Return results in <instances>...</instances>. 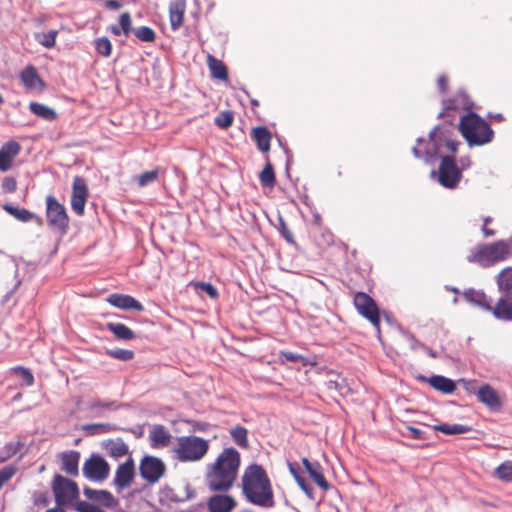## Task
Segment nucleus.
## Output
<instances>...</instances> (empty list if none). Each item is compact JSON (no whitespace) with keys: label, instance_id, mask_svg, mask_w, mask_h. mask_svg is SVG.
I'll use <instances>...</instances> for the list:
<instances>
[{"label":"nucleus","instance_id":"obj_10","mask_svg":"<svg viewBox=\"0 0 512 512\" xmlns=\"http://www.w3.org/2000/svg\"><path fill=\"white\" fill-rule=\"evenodd\" d=\"M88 197L89 190L85 179L75 176L72 185L71 208L78 216L84 215Z\"/></svg>","mask_w":512,"mask_h":512},{"label":"nucleus","instance_id":"obj_18","mask_svg":"<svg viewBox=\"0 0 512 512\" xmlns=\"http://www.w3.org/2000/svg\"><path fill=\"white\" fill-rule=\"evenodd\" d=\"M473 107V101L463 90L456 92L452 97L443 100L444 110H470Z\"/></svg>","mask_w":512,"mask_h":512},{"label":"nucleus","instance_id":"obj_56","mask_svg":"<svg viewBox=\"0 0 512 512\" xmlns=\"http://www.w3.org/2000/svg\"><path fill=\"white\" fill-rule=\"evenodd\" d=\"M56 35V31H49L44 35V41H42V44L47 48L53 47L56 43Z\"/></svg>","mask_w":512,"mask_h":512},{"label":"nucleus","instance_id":"obj_54","mask_svg":"<svg viewBox=\"0 0 512 512\" xmlns=\"http://www.w3.org/2000/svg\"><path fill=\"white\" fill-rule=\"evenodd\" d=\"M280 233H281L282 237L289 244H293V245L296 244V241H295L292 231L288 228V226L283 221L280 222Z\"/></svg>","mask_w":512,"mask_h":512},{"label":"nucleus","instance_id":"obj_9","mask_svg":"<svg viewBox=\"0 0 512 512\" xmlns=\"http://www.w3.org/2000/svg\"><path fill=\"white\" fill-rule=\"evenodd\" d=\"M82 471L86 478L101 482L108 477L110 466L103 457L92 455L85 461Z\"/></svg>","mask_w":512,"mask_h":512},{"label":"nucleus","instance_id":"obj_33","mask_svg":"<svg viewBox=\"0 0 512 512\" xmlns=\"http://www.w3.org/2000/svg\"><path fill=\"white\" fill-rule=\"evenodd\" d=\"M288 468L292 476L294 477L295 481L297 482L298 486L301 488V490L306 494V496L310 500H314V491L313 488L307 483L304 477H302L299 473V466L297 463H289Z\"/></svg>","mask_w":512,"mask_h":512},{"label":"nucleus","instance_id":"obj_41","mask_svg":"<svg viewBox=\"0 0 512 512\" xmlns=\"http://www.w3.org/2000/svg\"><path fill=\"white\" fill-rule=\"evenodd\" d=\"M271 133L266 127L258 126V149L268 152L270 149Z\"/></svg>","mask_w":512,"mask_h":512},{"label":"nucleus","instance_id":"obj_40","mask_svg":"<svg viewBox=\"0 0 512 512\" xmlns=\"http://www.w3.org/2000/svg\"><path fill=\"white\" fill-rule=\"evenodd\" d=\"M230 435H231L233 441L240 448H247L248 447L247 430L244 427L237 426L235 428H232L230 430Z\"/></svg>","mask_w":512,"mask_h":512},{"label":"nucleus","instance_id":"obj_19","mask_svg":"<svg viewBox=\"0 0 512 512\" xmlns=\"http://www.w3.org/2000/svg\"><path fill=\"white\" fill-rule=\"evenodd\" d=\"M83 493L92 503L99 506L112 508L117 504L115 497L107 490H95L85 487Z\"/></svg>","mask_w":512,"mask_h":512},{"label":"nucleus","instance_id":"obj_46","mask_svg":"<svg viewBox=\"0 0 512 512\" xmlns=\"http://www.w3.org/2000/svg\"><path fill=\"white\" fill-rule=\"evenodd\" d=\"M74 508L78 512H106L99 505L87 501L75 502Z\"/></svg>","mask_w":512,"mask_h":512},{"label":"nucleus","instance_id":"obj_39","mask_svg":"<svg viewBox=\"0 0 512 512\" xmlns=\"http://www.w3.org/2000/svg\"><path fill=\"white\" fill-rule=\"evenodd\" d=\"M494 476L504 482H512V461L501 463L495 470Z\"/></svg>","mask_w":512,"mask_h":512},{"label":"nucleus","instance_id":"obj_42","mask_svg":"<svg viewBox=\"0 0 512 512\" xmlns=\"http://www.w3.org/2000/svg\"><path fill=\"white\" fill-rule=\"evenodd\" d=\"M134 35L143 42H154L156 39L155 31L148 26H141L133 30Z\"/></svg>","mask_w":512,"mask_h":512},{"label":"nucleus","instance_id":"obj_30","mask_svg":"<svg viewBox=\"0 0 512 512\" xmlns=\"http://www.w3.org/2000/svg\"><path fill=\"white\" fill-rule=\"evenodd\" d=\"M207 66L210 70L212 78L221 80V81L228 80L227 67L221 60L215 58L211 54H208L207 55Z\"/></svg>","mask_w":512,"mask_h":512},{"label":"nucleus","instance_id":"obj_37","mask_svg":"<svg viewBox=\"0 0 512 512\" xmlns=\"http://www.w3.org/2000/svg\"><path fill=\"white\" fill-rule=\"evenodd\" d=\"M279 361L284 364L286 362L301 363L302 366L315 365L316 362H311L303 355L291 352V351H280Z\"/></svg>","mask_w":512,"mask_h":512},{"label":"nucleus","instance_id":"obj_6","mask_svg":"<svg viewBox=\"0 0 512 512\" xmlns=\"http://www.w3.org/2000/svg\"><path fill=\"white\" fill-rule=\"evenodd\" d=\"M462 179V169L455 161L454 156H443L438 168V182L445 188L454 189Z\"/></svg>","mask_w":512,"mask_h":512},{"label":"nucleus","instance_id":"obj_34","mask_svg":"<svg viewBox=\"0 0 512 512\" xmlns=\"http://www.w3.org/2000/svg\"><path fill=\"white\" fill-rule=\"evenodd\" d=\"M107 329L119 340H132L136 337L135 333L125 324L109 322Z\"/></svg>","mask_w":512,"mask_h":512},{"label":"nucleus","instance_id":"obj_22","mask_svg":"<svg viewBox=\"0 0 512 512\" xmlns=\"http://www.w3.org/2000/svg\"><path fill=\"white\" fill-rule=\"evenodd\" d=\"M235 506V500L228 495H214L208 501L210 512H230Z\"/></svg>","mask_w":512,"mask_h":512},{"label":"nucleus","instance_id":"obj_31","mask_svg":"<svg viewBox=\"0 0 512 512\" xmlns=\"http://www.w3.org/2000/svg\"><path fill=\"white\" fill-rule=\"evenodd\" d=\"M260 183L264 189H273L276 184V176L272 163L266 156V164L258 175Z\"/></svg>","mask_w":512,"mask_h":512},{"label":"nucleus","instance_id":"obj_4","mask_svg":"<svg viewBox=\"0 0 512 512\" xmlns=\"http://www.w3.org/2000/svg\"><path fill=\"white\" fill-rule=\"evenodd\" d=\"M45 202L48 227L62 235L66 234L69 229L70 220L65 206L53 195L46 196Z\"/></svg>","mask_w":512,"mask_h":512},{"label":"nucleus","instance_id":"obj_1","mask_svg":"<svg viewBox=\"0 0 512 512\" xmlns=\"http://www.w3.org/2000/svg\"><path fill=\"white\" fill-rule=\"evenodd\" d=\"M240 454L232 448H225L216 460L207 466L205 483L211 491L229 490L237 477Z\"/></svg>","mask_w":512,"mask_h":512},{"label":"nucleus","instance_id":"obj_25","mask_svg":"<svg viewBox=\"0 0 512 512\" xmlns=\"http://www.w3.org/2000/svg\"><path fill=\"white\" fill-rule=\"evenodd\" d=\"M185 10L186 4L184 0H176L170 3L169 18L173 30H176L182 26L184 21Z\"/></svg>","mask_w":512,"mask_h":512},{"label":"nucleus","instance_id":"obj_50","mask_svg":"<svg viewBox=\"0 0 512 512\" xmlns=\"http://www.w3.org/2000/svg\"><path fill=\"white\" fill-rule=\"evenodd\" d=\"M17 472V467L14 465L5 466L0 470V489L6 484Z\"/></svg>","mask_w":512,"mask_h":512},{"label":"nucleus","instance_id":"obj_23","mask_svg":"<svg viewBox=\"0 0 512 512\" xmlns=\"http://www.w3.org/2000/svg\"><path fill=\"white\" fill-rule=\"evenodd\" d=\"M2 208L9 215L13 216L14 218L21 222L26 223L30 221H35L38 225H42L41 217L25 208L14 207L11 204H4Z\"/></svg>","mask_w":512,"mask_h":512},{"label":"nucleus","instance_id":"obj_32","mask_svg":"<svg viewBox=\"0 0 512 512\" xmlns=\"http://www.w3.org/2000/svg\"><path fill=\"white\" fill-rule=\"evenodd\" d=\"M29 109L34 115L46 121H55L58 118V114L54 109L38 102H31Z\"/></svg>","mask_w":512,"mask_h":512},{"label":"nucleus","instance_id":"obj_17","mask_svg":"<svg viewBox=\"0 0 512 512\" xmlns=\"http://www.w3.org/2000/svg\"><path fill=\"white\" fill-rule=\"evenodd\" d=\"M106 301L119 309L123 310H136V311H143L144 307L143 305L136 300L134 297L126 294H119V293H113L110 294Z\"/></svg>","mask_w":512,"mask_h":512},{"label":"nucleus","instance_id":"obj_52","mask_svg":"<svg viewBox=\"0 0 512 512\" xmlns=\"http://www.w3.org/2000/svg\"><path fill=\"white\" fill-rule=\"evenodd\" d=\"M333 234L329 231H320V235L316 237V242L319 246H330L333 243Z\"/></svg>","mask_w":512,"mask_h":512},{"label":"nucleus","instance_id":"obj_51","mask_svg":"<svg viewBox=\"0 0 512 512\" xmlns=\"http://www.w3.org/2000/svg\"><path fill=\"white\" fill-rule=\"evenodd\" d=\"M1 188L5 193H14L17 189V181L14 177L6 176L1 182Z\"/></svg>","mask_w":512,"mask_h":512},{"label":"nucleus","instance_id":"obj_62","mask_svg":"<svg viewBox=\"0 0 512 512\" xmlns=\"http://www.w3.org/2000/svg\"><path fill=\"white\" fill-rule=\"evenodd\" d=\"M488 118L491 121H496V122H499V123L505 121V117L501 113H489L488 114Z\"/></svg>","mask_w":512,"mask_h":512},{"label":"nucleus","instance_id":"obj_7","mask_svg":"<svg viewBox=\"0 0 512 512\" xmlns=\"http://www.w3.org/2000/svg\"><path fill=\"white\" fill-rule=\"evenodd\" d=\"M353 304L358 313L380 332V311L374 299L364 292H357L354 294Z\"/></svg>","mask_w":512,"mask_h":512},{"label":"nucleus","instance_id":"obj_27","mask_svg":"<svg viewBox=\"0 0 512 512\" xmlns=\"http://www.w3.org/2000/svg\"><path fill=\"white\" fill-rule=\"evenodd\" d=\"M103 447L108 455L115 459L129 454V447L121 438L109 439L104 442Z\"/></svg>","mask_w":512,"mask_h":512},{"label":"nucleus","instance_id":"obj_60","mask_svg":"<svg viewBox=\"0 0 512 512\" xmlns=\"http://www.w3.org/2000/svg\"><path fill=\"white\" fill-rule=\"evenodd\" d=\"M34 504L37 506H47L49 504V499L45 494H40L35 498Z\"/></svg>","mask_w":512,"mask_h":512},{"label":"nucleus","instance_id":"obj_28","mask_svg":"<svg viewBox=\"0 0 512 512\" xmlns=\"http://www.w3.org/2000/svg\"><path fill=\"white\" fill-rule=\"evenodd\" d=\"M80 453L77 451H69L61 454V469L65 473L76 476L78 474V464Z\"/></svg>","mask_w":512,"mask_h":512},{"label":"nucleus","instance_id":"obj_58","mask_svg":"<svg viewBox=\"0 0 512 512\" xmlns=\"http://www.w3.org/2000/svg\"><path fill=\"white\" fill-rule=\"evenodd\" d=\"M201 287L211 298H216L218 296L217 290L212 284L202 283Z\"/></svg>","mask_w":512,"mask_h":512},{"label":"nucleus","instance_id":"obj_15","mask_svg":"<svg viewBox=\"0 0 512 512\" xmlns=\"http://www.w3.org/2000/svg\"><path fill=\"white\" fill-rule=\"evenodd\" d=\"M242 493L246 499L256 504V464L249 465L242 477Z\"/></svg>","mask_w":512,"mask_h":512},{"label":"nucleus","instance_id":"obj_24","mask_svg":"<svg viewBox=\"0 0 512 512\" xmlns=\"http://www.w3.org/2000/svg\"><path fill=\"white\" fill-rule=\"evenodd\" d=\"M20 79L27 89L44 88V82L40 78L37 69L32 65L23 69L20 74Z\"/></svg>","mask_w":512,"mask_h":512},{"label":"nucleus","instance_id":"obj_26","mask_svg":"<svg viewBox=\"0 0 512 512\" xmlns=\"http://www.w3.org/2000/svg\"><path fill=\"white\" fill-rule=\"evenodd\" d=\"M151 446L162 448L170 444L171 435L163 425H155L149 434Z\"/></svg>","mask_w":512,"mask_h":512},{"label":"nucleus","instance_id":"obj_14","mask_svg":"<svg viewBox=\"0 0 512 512\" xmlns=\"http://www.w3.org/2000/svg\"><path fill=\"white\" fill-rule=\"evenodd\" d=\"M21 151L20 144L15 140H10L0 148V171L6 172L11 169L14 159Z\"/></svg>","mask_w":512,"mask_h":512},{"label":"nucleus","instance_id":"obj_59","mask_svg":"<svg viewBox=\"0 0 512 512\" xmlns=\"http://www.w3.org/2000/svg\"><path fill=\"white\" fill-rule=\"evenodd\" d=\"M460 142L454 139H447L445 141V146L451 153H456L458 151V146Z\"/></svg>","mask_w":512,"mask_h":512},{"label":"nucleus","instance_id":"obj_35","mask_svg":"<svg viewBox=\"0 0 512 512\" xmlns=\"http://www.w3.org/2000/svg\"><path fill=\"white\" fill-rule=\"evenodd\" d=\"M433 429L446 435L464 434L472 430V428L468 425L447 423L434 425Z\"/></svg>","mask_w":512,"mask_h":512},{"label":"nucleus","instance_id":"obj_55","mask_svg":"<svg viewBox=\"0 0 512 512\" xmlns=\"http://www.w3.org/2000/svg\"><path fill=\"white\" fill-rule=\"evenodd\" d=\"M113 405V402L109 401H101L99 399H94L88 403V408L91 410H96L98 408H111Z\"/></svg>","mask_w":512,"mask_h":512},{"label":"nucleus","instance_id":"obj_43","mask_svg":"<svg viewBox=\"0 0 512 512\" xmlns=\"http://www.w3.org/2000/svg\"><path fill=\"white\" fill-rule=\"evenodd\" d=\"M233 121V112L228 110L219 112L214 120L215 124L221 129L229 128L233 124Z\"/></svg>","mask_w":512,"mask_h":512},{"label":"nucleus","instance_id":"obj_64","mask_svg":"<svg viewBox=\"0 0 512 512\" xmlns=\"http://www.w3.org/2000/svg\"><path fill=\"white\" fill-rule=\"evenodd\" d=\"M482 231L485 237H491L495 235V231L492 229H489L488 226H483Z\"/></svg>","mask_w":512,"mask_h":512},{"label":"nucleus","instance_id":"obj_63","mask_svg":"<svg viewBox=\"0 0 512 512\" xmlns=\"http://www.w3.org/2000/svg\"><path fill=\"white\" fill-rule=\"evenodd\" d=\"M105 6L109 9L117 10V9L121 8V3L118 2L117 0H109L106 2Z\"/></svg>","mask_w":512,"mask_h":512},{"label":"nucleus","instance_id":"obj_49","mask_svg":"<svg viewBox=\"0 0 512 512\" xmlns=\"http://www.w3.org/2000/svg\"><path fill=\"white\" fill-rule=\"evenodd\" d=\"M12 371L15 375L22 378L27 386H32L34 384V376L28 368L19 366L13 368Z\"/></svg>","mask_w":512,"mask_h":512},{"label":"nucleus","instance_id":"obj_11","mask_svg":"<svg viewBox=\"0 0 512 512\" xmlns=\"http://www.w3.org/2000/svg\"><path fill=\"white\" fill-rule=\"evenodd\" d=\"M140 475L149 483L157 482L165 473V464L154 456H145L139 466Z\"/></svg>","mask_w":512,"mask_h":512},{"label":"nucleus","instance_id":"obj_12","mask_svg":"<svg viewBox=\"0 0 512 512\" xmlns=\"http://www.w3.org/2000/svg\"><path fill=\"white\" fill-rule=\"evenodd\" d=\"M258 506L273 508L275 506L274 492L270 479L263 467L258 465Z\"/></svg>","mask_w":512,"mask_h":512},{"label":"nucleus","instance_id":"obj_8","mask_svg":"<svg viewBox=\"0 0 512 512\" xmlns=\"http://www.w3.org/2000/svg\"><path fill=\"white\" fill-rule=\"evenodd\" d=\"M510 254V248L505 241H497L482 246L474 255L473 259L481 264H492L505 260Z\"/></svg>","mask_w":512,"mask_h":512},{"label":"nucleus","instance_id":"obj_44","mask_svg":"<svg viewBox=\"0 0 512 512\" xmlns=\"http://www.w3.org/2000/svg\"><path fill=\"white\" fill-rule=\"evenodd\" d=\"M498 285L501 289L512 292V268L504 269L499 274Z\"/></svg>","mask_w":512,"mask_h":512},{"label":"nucleus","instance_id":"obj_29","mask_svg":"<svg viewBox=\"0 0 512 512\" xmlns=\"http://www.w3.org/2000/svg\"><path fill=\"white\" fill-rule=\"evenodd\" d=\"M428 383L435 390L443 394H452L456 390V384L452 379L445 376L434 375L428 379Z\"/></svg>","mask_w":512,"mask_h":512},{"label":"nucleus","instance_id":"obj_57","mask_svg":"<svg viewBox=\"0 0 512 512\" xmlns=\"http://www.w3.org/2000/svg\"><path fill=\"white\" fill-rule=\"evenodd\" d=\"M449 80L446 75H440L437 78V85L440 90V92L445 93L448 89Z\"/></svg>","mask_w":512,"mask_h":512},{"label":"nucleus","instance_id":"obj_20","mask_svg":"<svg viewBox=\"0 0 512 512\" xmlns=\"http://www.w3.org/2000/svg\"><path fill=\"white\" fill-rule=\"evenodd\" d=\"M481 306L497 319L512 321V302L507 298H500L494 307L487 303H481Z\"/></svg>","mask_w":512,"mask_h":512},{"label":"nucleus","instance_id":"obj_45","mask_svg":"<svg viewBox=\"0 0 512 512\" xmlns=\"http://www.w3.org/2000/svg\"><path fill=\"white\" fill-rule=\"evenodd\" d=\"M95 48L98 54L103 57H109L112 52V44L107 37L97 38L95 40Z\"/></svg>","mask_w":512,"mask_h":512},{"label":"nucleus","instance_id":"obj_5","mask_svg":"<svg viewBox=\"0 0 512 512\" xmlns=\"http://www.w3.org/2000/svg\"><path fill=\"white\" fill-rule=\"evenodd\" d=\"M52 491L56 504L59 507L75 504L79 496V489L76 482L62 476L55 475L52 483Z\"/></svg>","mask_w":512,"mask_h":512},{"label":"nucleus","instance_id":"obj_36","mask_svg":"<svg viewBox=\"0 0 512 512\" xmlns=\"http://www.w3.org/2000/svg\"><path fill=\"white\" fill-rule=\"evenodd\" d=\"M23 446L24 443L20 440L6 443L0 451V464L15 456Z\"/></svg>","mask_w":512,"mask_h":512},{"label":"nucleus","instance_id":"obj_2","mask_svg":"<svg viewBox=\"0 0 512 512\" xmlns=\"http://www.w3.org/2000/svg\"><path fill=\"white\" fill-rule=\"evenodd\" d=\"M459 131L470 147L486 145L494 138L490 125L473 112L461 117Z\"/></svg>","mask_w":512,"mask_h":512},{"label":"nucleus","instance_id":"obj_53","mask_svg":"<svg viewBox=\"0 0 512 512\" xmlns=\"http://www.w3.org/2000/svg\"><path fill=\"white\" fill-rule=\"evenodd\" d=\"M404 436L417 439V440H423L425 439L424 432L416 427L413 426H407L406 432L403 433Z\"/></svg>","mask_w":512,"mask_h":512},{"label":"nucleus","instance_id":"obj_3","mask_svg":"<svg viewBox=\"0 0 512 512\" xmlns=\"http://www.w3.org/2000/svg\"><path fill=\"white\" fill-rule=\"evenodd\" d=\"M208 449V441L197 436H184L178 439L176 454L181 461H198Z\"/></svg>","mask_w":512,"mask_h":512},{"label":"nucleus","instance_id":"obj_21","mask_svg":"<svg viewBox=\"0 0 512 512\" xmlns=\"http://www.w3.org/2000/svg\"><path fill=\"white\" fill-rule=\"evenodd\" d=\"M302 463L310 477L322 490L328 491L331 488L330 483L323 475L322 467L319 463H311L307 458H302Z\"/></svg>","mask_w":512,"mask_h":512},{"label":"nucleus","instance_id":"obj_48","mask_svg":"<svg viewBox=\"0 0 512 512\" xmlns=\"http://www.w3.org/2000/svg\"><path fill=\"white\" fill-rule=\"evenodd\" d=\"M119 27L121 28L123 34L128 37L131 32H133L131 16L128 12H124L119 17Z\"/></svg>","mask_w":512,"mask_h":512},{"label":"nucleus","instance_id":"obj_13","mask_svg":"<svg viewBox=\"0 0 512 512\" xmlns=\"http://www.w3.org/2000/svg\"><path fill=\"white\" fill-rule=\"evenodd\" d=\"M477 399L492 411H498L502 407V400L498 392L489 384L482 385L475 393Z\"/></svg>","mask_w":512,"mask_h":512},{"label":"nucleus","instance_id":"obj_61","mask_svg":"<svg viewBox=\"0 0 512 512\" xmlns=\"http://www.w3.org/2000/svg\"><path fill=\"white\" fill-rule=\"evenodd\" d=\"M87 429H101L103 432H108L111 430V426L109 424H94L87 426Z\"/></svg>","mask_w":512,"mask_h":512},{"label":"nucleus","instance_id":"obj_16","mask_svg":"<svg viewBox=\"0 0 512 512\" xmlns=\"http://www.w3.org/2000/svg\"><path fill=\"white\" fill-rule=\"evenodd\" d=\"M135 475V465L130 456L123 464H120L116 470L114 482L120 488L128 487Z\"/></svg>","mask_w":512,"mask_h":512},{"label":"nucleus","instance_id":"obj_38","mask_svg":"<svg viewBox=\"0 0 512 512\" xmlns=\"http://www.w3.org/2000/svg\"><path fill=\"white\" fill-rule=\"evenodd\" d=\"M160 174H165V169L161 167H156L151 171H146L141 173L138 176V186L145 187L153 182H155Z\"/></svg>","mask_w":512,"mask_h":512},{"label":"nucleus","instance_id":"obj_47","mask_svg":"<svg viewBox=\"0 0 512 512\" xmlns=\"http://www.w3.org/2000/svg\"><path fill=\"white\" fill-rule=\"evenodd\" d=\"M107 354L117 360L129 361L134 358V352L128 349H113L108 350Z\"/></svg>","mask_w":512,"mask_h":512}]
</instances>
